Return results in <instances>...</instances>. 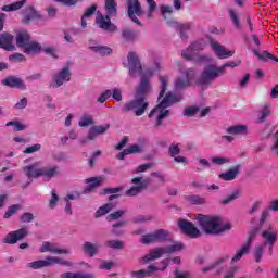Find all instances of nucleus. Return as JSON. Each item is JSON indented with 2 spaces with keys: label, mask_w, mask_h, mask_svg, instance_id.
<instances>
[{
  "label": "nucleus",
  "mask_w": 278,
  "mask_h": 278,
  "mask_svg": "<svg viewBox=\"0 0 278 278\" xmlns=\"http://www.w3.org/2000/svg\"><path fill=\"white\" fill-rule=\"evenodd\" d=\"M159 81L161 84L157 98L159 104L148 115L149 118L156 116V128L162 127V121L167 118L168 114H170V111H168L167 108H170L173 103H179L182 99L181 94H173L172 92L166 93V90H168V76H160Z\"/></svg>",
  "instance_id": "f257e3e1"
},
{
  "label": "nucleus",
  "mask_w": 278,
  "mask_h": 278,
  "mask_svg": "<svg viewBox=\"0 0 278 278\" xmlns=\"http://www.w3.org/2000/svg\"><path fill=\"white\" fill-rule=\"evenodd\" d=\"M151 92V83L147 76L141 77V81L136 89L135 99L126 102L122 109L124 114L128 112H134L135 116H142L149 108V102L147 101V94Z\"/></svg>",
  "instance_id": "f03ea898"
},
{
  "label": "nucleus",
  "mask_w": 278,
  "mask_h": 278,
  "mask_svg": "<svg viewBox=\"0 0 278 278\" xmlns=\"http://www.w3.org/2000/svg\"><path fill=\"white\" fill-rule=\"evenodd\" d=\"M237 64L233 61H229L227 63H224L222 66H216L214 64H208L204 67L202 71L198 84L199 86H210L212 81H215V79H218V77H223L227 71L225 68H236Z\"/></svg>",
  "instance_id": "7ed1b4c3"
},
{
  "label": "nucleus",
  "mask_w": 278,
  "mask_h": 278,
  "mask_svg": "<svg viewBox=\"0 0 278 278\" xmlns=\"http://www.w3.org/2000/svg\"><path fill=\"white\" fill-rule=\"evenodd\" d=\"M197 220L202 231L208 236H216L218 233H223V231H226V229H231V226L228 224L222 226L218 218L214 216L199 214Z\"/></svg>",
  "instance_id": "20e7f679"
},
{
  "label": "nucleus",
  "mask_w": 278,
  "mask_h": 278,
  "mask_svg": "<svg viewBox=\"0 0 278 278\" xmlns=\"http://www.w3.org/2000/svg\"><path fill=\"white\" fill-rule=\"evenodd\" d=\"M23 170L28 179H38V177H48V179H52V177H58V175H60L59 166L38 168V163L27 165Z\"/></svg>",
  "instance_id": "39448f33"
},
{
  "label": "nucleus",
  "mask_w": 278,
  "mask_h": 278,
  "mask_svg": "<svg viewBox=\"0 0 278 278\" xmlns=\"http://www.w3.org/2000/svg\"><path fill=\"white\" fill-rule=\"evenodd\" d=\"M53 264H60V266H71V263L68 261H64L61 257L47 256L46 260H39V261L28 263L27 267L31 268L33 270H38L40 268H47L49 266H53Z\"/></svg>",
  "instance_id": "423d86ee"
},
{
  "label": "nucleus",
  "mask_w": 278,
  "mask_h": 278,
  "mask_svg": "<svg viewBox=\"0 0 278 278\" xmlns=\"http://www.w3.org/2000/svg\"><path fill=\"white\" fill-rule=\"evenodd\" d=\"M169 232L166 229L154 230L152 233L143 235L140 242L142 244H155V242H166Z\"/></svg>",
  "instance_id": "0eeeda50"
},
{
  "label": "nucleus",
  "mask_w": 278,
  "mask_h": 278,
  "mask_svg": "<svg viewBox=\"0 0 278 278\" xmlns=\"http://www.w3.org/2000/svg\"><path fill=\"white\" fill-rule=\"evenodd\" d=\"M127 3V14L128 18L132 21V23H136V25L141 26L142 23H140V20H138V16H142V4H140V0H126Z\"/></svg>",
  "instance_id": "6e6552de"
},
{
  "label": "nucleus",
  "mask_w": 278,
  "mask_h": 278,
  "mask_svg": "<svg viewBox=\"0 0 278 278\" xmlns=\"http://www.w3.org/2000/svg\"><path fill=\"white\" fill-rule=\"evenodd\" d=\"M180 73H182V77H178L175 83H174V88L175 90H186V88H190V83L192 81V79H194V70L192 68H188L186 71H181Z\"/></svg>",
  "instance_id": "1a4fd4ad"
},
{
  "label": "nucleus",
  "mask_w": 278,
  "mask_h": 278,
  "mask_svg": "<svg viewBox=\"0 0 278 278\" xmlns=\"http://www.w3.org/2000/svg\"><path fill=\"white\" fill-rule=\"evenodd\" d=\"M128 68L130 77L142 75V64L140 63V58L136 55V52L128 53Z\"/></svg>",
  "instance_id": "9d476101"
},
{
  "label": "nucleus",
  "mask_w": 278,
  "mask_h": 278,
  "mask_svg": "<svg viewBox=\"0 0 278 278\" xmlns=\"http://www.w3.org/2000/svg\"><path fill=\"white\" fill-rule=\"evenodd\" d=\"M29 236V231L27 228H20L17 230L9 232L4 239V244H16V242L27 238Z\"/></svg>",
  "instance_id": "9b49d317"
},
{
  "label": "nucleus",
  "mask_w": 278,
  "mask_h": 278,
  "mask_svg": "<svg viewBox=\"0 0 278 278\" xmlns=\"http://www.w3.org/2000/svg\"><path fill=\"white\" fill-rule=\"evenodd\" d=\"M178 227L189 238H199L201 236V231L199 230V228H197L194 224L186 219H179Z\"/></svg>",
  "instance_id": "f8f14e48"
},
{
  "label": "nucleus",
  "mask_w": 278,
  "mask_h": 278,
  "mask_svg": "<svg viewBox=\"0 0 278 278\" xmlns=\"http://www.w3.org/2000/svg\"><path fill=\"white\" fill-rule=\"evenodd\" d=\"M0 49L4 51H16V46H14V35L3 31L0 34Z\"/></svg>",
  "instance_id": "ddd939ff"
},
{
  "label": "nucleus",
  "mask_w": 278,
  "mask_h": 278,
  "mask_svg": "<svg viewBox=\"0 0 278 278\" xmlns=\"http://www.w3.org/2000/svg\"><path fill=\"white\" fill-rule=\"evenodd\" d=\"M2 86H7L8 88H16L17 90H27V85L25 81L16 76H8L2 80Z\"/></svg>",
  "instance_id": "4468645a"
},
{
  "label": "nucleus",
  "mask_w": 278,
  "mask_h": 278,
  "mask_svg": "<svg viewBox=\"0 0 278 278\" xmlns=\"http://www.w3.org/2000/svg\"><path fill=\"white\" fill-rule=\"evenodd\" d=\"M112 15H100L96 18V23L100 29L104 31H116L118 28L116 25L112 24V20L110 18Z\"/></svg>",
  "instance_id": "2eb2a0df"
},
{
  "label": "nucleus",
  "mask_w": 278,
  "mask_h": 278,
  "mask_svg": "<svg viewBox=\"0 0 278 278\" xmlns=\"http://www.w3.org/2000/svg\"><path fill=\"white\" fill-rule=\"evenodd\" d=\"M162 255H167L165 247H160V248H156V249L150 251L146 256L140 258V263L149 264V262L160 260V257H162Z\"/></svg>",
  "instance_id": "dca6fc26"
},
{
  "label": "nucleus",
  "mask_w": 278,
  "mask_h": 278,
  "mask_svg": "<svg viewBox=\"0 0 278 278\" xmlns=\"http://www.w3.org/2000/svg\"><path fill=\"white\" fill-rule=\"evenodd\" d=\"M71 70L68 66L63 67L56 75L53 76V81L55 85V88H60V86H63L65 81H71Z\"/></svg>",
  "instance_id": "f3484780"
},
{
  "label": "nucleus",
  "mask_w": 278,
  "mask_h": 278,
  "mask_svg": "<svg viewBox=\"0 0 278 278\" xmlns=\"http://www.w3.org/2000/svg\"><path fill=\"white\" fill-rule=\"evenodd\" d=\"M211 47L219 60H227L233 55V52L227 51L218 41L211 40Z\"/></svg>",
  "instance_id": "a211bd4d"
},
{
  "label": "nucleus",
  "mask_w": 278,
  "mask_h": 278,
  "mask_svg": "<svg viewBox=\"0 0 278 278\" xmlns=\"http://www.w3.org/2000/svg\"><path fill=\"white\" fill-rule=\"evenodd\" d=\"M40 253H58L59 255H66L68 254V250L59 249L55 243H51L49 241H45L39 249Z\"/></svg>",
  "instance_id": "6ab92c4d"
},
{
  "label": "nucleus",
  "mask_w": 278,
  "mask_h": 278,
  "mask_svg": "<svg viewBox=\"0 0 278 278\" xmlns=\"http://www.w3.org/2000/svg\"><path fill=\"white\" fill-rule=\"evenodd\" d=\"M16 46L20 49H24L31 40V37L29 36V33L27 30H20L16 33Z\"/></svg>",
  "instance_id": "aec40b11"
},
{
  "label": "nucleus",
  "mask_w": 278,
  "mask_h": 278,
  "mask_svg": "<svg viewBox=\"0 0 278 278\" xmlns=\"http://www.w3.org/2000/svg\"><path fill=\"white\" fill-rule=\"evenodd\" d=\"M42 18V15H40V12H38L34 7H27L26 8V15L23 18V23L25 25H29L31 21H36Z\"/></svg>",
  "instance_id": "412c9836"
},
{
  "label": "nucleus",
  "mask_w": 278,
  "mask_h": 278,
  "mask_svg": "<svg viewBox=\"0 0 278 278\" xmlns=\"http://www.w3.org/2000/svg\"><path fill=\"white\" fill-rule=\"evenodd\" d=\"M238 175H240V165H235L228 172L222 173L219 179H223L224 181H233Z\"/></svg>",
  "instance_id": "4be33fe9"
},
{
  "label": "nucleus",
  "mask_w": 278,
  "mask_h": 278,
  "mask_svg": "<svg viewBox=\"0 0 278 278\" xmlns=\"http://www.w3.org/2000/svg\"><path fill=\"white\" fill-rule=\"evenodd\" d=\"M226 134L230 136H242L249 134V126L247 125H232L226 129Z\"/></svg>",
  "instance_id": "5701e85b"
},
{
  "label": "nucleus",
  "mask_w": 278,
  "mask_h": 278,
  "mask_svg": "<svg viewBox=\"0 0 278 278\" xmlns=\"http://www.w3.org/2000/svg\"><path fill=\"white\" fill-rule=\"evenodd\" d=\"M87 184H90L84 189L85 194L92 192L94 188H99L103 184V177H91L86 180Z\"/></svg>",
  "instance_id": "b1692460"
},
{
  "label": "nucleus",
  "mask_w": 278,
  "mask_h": 278,
  "mask_svg": "<svg viewBox=\"0 0 278 278\" xmlns=\"http://www.w3.org/2000/svg\"><path fill=\"white\" fill-rule=\"evenodd\" d=\"M201 49H203V47H201V43L199 42H193L191 43V46H189V48H187L186 50H184L181 52V55L184 58V60H192V55H194L193 51H201Z\"/></svg>",
  "instance_id": "393cba45"
},
{
  "label": "nucleus",
  "mask_w": 278,
  "mask_h": 278,
  "mask_svg": "<svg viewBox=\"0 0 278 278\" xmlns=\"http://www.w3.org/2000/svg\"><path fill=\"white\" fill-rule=\"evenodd\" d=\"M83 251H84V253H87V255H89V257H94V255H97V253H99V243H92L90 241H86L83 244Z\"/></svg>",
  "instance_id": "a878e982"
},
{
  "label": "nucleus",
  "mask_w": 278,
  "mask_h": 278,
  "mask_svg": "<svg viewBox=\"0 0 278 278\" xmlns=\"http://www.w3.org/2000/svg\"><path fill=\"white\" fill-rule=\"evenodd\" d=\"M104 10L106 15L116 16L118 12V3H116V0H104Z\"/></svg>",
  "instance_id": "bb28decb"
},
{
  "label": "nucleus",
  "mask_w": 278,
  "mask_h": 278,
  "mask_svg": "<svg viewBox=\"0 0 278 278\" xmlns=\"http://www.w3.org/2000/svg\"><path fill=\"white\" fill-rule=\"evenodd\" d=\"M262 238H264L265 244H275V242H277V232H275L273 227L269 226L265 231H263Z\"/></svg>",
  "instance_id": "cd10ccee"
},
{
  "label": "nucleus",
  "mask_w": 278,
  "mask_h": 278,
  "mask_svg": "<svg viewBox=\"0 0 278 278\" xmlns=\"http://www.w3.org/2000/svg\"><path fill=\"white\" fill-rule=\"evenodd\" d=\"M118 192H123V187L104 188L102 190V194H111L109 197V201H114V199H121V194H118Z\"/></svg>",
  "instance_id": "c85d7f7f"
},
{
  "label": "nucleus",
  "mask_w": 278,
  "mask_h": 278,
  "mask_svg": "<svg viewBox=\"0 0 278 278\" xmlns=\"http://www.w3.org/2000/svg\"><path fill=\"white\" fill-rule=\"evenodd\" d=\"M250 252H251V247L243 243L241 249L237 250L236 254L233 255V257L231 260V263L236 264V262H240V260H242V256L248 255V253H250Z\"/></svg>",
  "instance_id": "c756f323"
},
{
  "label": "nucleus",
  "mask_w": 278,
  "mask_h": 278,
  "mask_svg": "<svg viewBox=\"0 0 278 278\" xmlns=\"http://www.w3.org/2000/svg\"><path fill=\"white\" fill-rule=\"evenodd\" d=\"M174 26L179 31L181 40H188V35H186V31H189L192 25L190 23L179 24L174 22Z\"/></svg>",
  "instance_id": "7c9ffc66"
},
{
  "label": "nucleus",
  "mask_w": 278,
  "mask_h": 278,
  "mask_svg": "<svg viewBox=\"0 0 278 278\" xmlns=\"http://www.w3.org/2000/svg\"><path fill=\"white\" fill-rule=\"evenodd\" d=\"M61 278H94V275L90 273H83V271H77V273L66 271L61 274Z\"/></svg>",
  "instance_id": "2f4dec72"
},
{
  "label": "nucleus",
  "mask_w": 278,
  "mask_h": 278,
  "mask_svg": "<svg viewBox=\"0 0 278 278\" xmlns=\"http://www.w3.org/2000/svg\"><path fill=\"white\" fill-rule=\"evenodd\" d=\"M40 51H42V46L36 41H29L24 48V53H27V55H31V53H38Z\"/></svg>",
  "instance_id": "473e14b6"
},
{
  "label": "nucleus",
  "mask_w": 278,
  "mask_h": 278,
  "mask_svg": "<svg viewBox=\"0 0 278 278\" xmlns=\"http://www.w3.org/2000/svg\"><path fill=\"white\" fill-rule=\"evenodd\" d=\"M229 257H230L229 255H226L224 257L218 258L217 261L210 264L208 266L201 268V273H210V270H214V268H218V266H220V264H225V262H227Z\"/></svg>",
  "instance_id": "72a5a7b5"
},
{
  "label": "nucleus",
  "mask_w": 278,
  "mask_h": 278,
  "mask_svg": "<svg viewBox=\"0 0 278 278\" xmlns=\"http://www.w3.org/2000/svg\"><path fill=\"white\" fill-rule=\"evenodd\" d=\"M27 3V0H21L17 2H13L11 4H7L2 7V12H15L16 10H21Z\"/></svg>",
  "instance_id": "f704fd0d"
},
{
  "label": "nucleus",
  "mask_w": 278,
  "mask_h": 278,
  "mask_svg": "<svg viewBox=\"0 0 278 278\" xmlns=\"http://www.w3.org/2000/svg\"><path fill=\"white\" fill-rule=\"evenodd\" d=\"M186 201L191 205H205V203H207V200L205 198L197 194L187 195Z\"/></svg>",
  "instance_id": "c9c22d12"
},
{
  "label": "nucleus",
  "mask_w": 278,
  "mask_h": 278,
  "mask_svg": "<svg viewBox=\"0 0 278 278\" xmlns=\"http://www.w3.org/2000/svg\"><path fill=\"white\" fill-rule=\"evenodd\" d=\"M89 49L102 56L110 55V53H112V48L105 46H91Z\"/></svg>",
  "instance_id": "e433bc0d"
},
{
  "label": "nucleus",
  "mask_w": 278,
  "mask_h": 278,
  "mask_svg": "<svg viewBox=\"0 0 278 278\" xmlns=\"http://www.w3.org/2000/svg\"><path fill=\"white\" fill-rule=\"evenodd\" d=\"M114 210L113 203H106L98 208L96 212V218H101V216H105V214H109V212H112Z\"/></svg>",
  "instance_id": "4c0bfd02"
},
{
  "label": "nucleus",
  "mask_w": 278,
  "mask_h": 278,
  "mask_svg": "<svg viewBox=\"0 0 278 278\" xmlns=\"http://www.w3.org/2000/svg\"><path fill=\"white\" fill-rule=\"evenodd\" d=\"M104 247H108L109 249H115L117 251H121L125 249V242L121 240H109L104 242Z\"/></svg>",
  "instance_id": "58836bf2"
},
{
  "label": "nucleus",
  "mask_w": 278,
  "mask_h": 278,
  "mask_svg": "<svg viewBox=\"0 0 278 278\" xmlns=\"http://www.w3.org/2000/svg\"><path fill=\"white\" fill-rule=\"evenodd\" d=\"M122 36L124 40H126V42H134V40H136L138 36V33H136V30L132 29H125L123 30Z\"/></svg>",
  "instance_id": "ea45409f"
},
{
  "label": "nucleus",
  "mask_w": 278,
  "mask_h": 278,
  "mask_svg": "<svg viewBox=\"0 0 278 278\" xmlns=\"http://www.w3.org/2000/svg\"><path fill=\"white\" fill-rule=\"evenodd\" d=\"M252 53H254V55H257L258 60H261L262 62H268V60H271L273 58V53L268 51H263L262 53H260L258 49H253Z\"/></svg>",
  "instance_id": "a19ab883"
},
{
  "label": "nucleus",
  "mask_w": 278,
  "mask_h": 278,
  "mask_svg": "<svg viewBox=\"0 0 278 278\" xmlns=\"http://www.w3.org/2000/svg\"><path fill=\"white\" fill-rule=\"evenodd\" d=\"M270 114H273V111H270V108L268 105H265L260 112L257 123H260V124L266 123V118H268V116H270Z\"/></svg>",
  "instance_id": "79ce46f5"
},
{
  "label": "nucleus",
  "mask_w": 278,
  "mask_h": 278,
  "mask_svg": "<svg viewBox=\"0 0 278 278\" xmlns=\"http://www.w3.org/2000/svg\"><path fill=\"white\" fill-rule=\"evenodd\" d=\"M148 3L147 18H153L154 12L157 10V2L155 0H146Z\"/></svg>",
  "instance_id": "37998d69"
},
{
  "label": "nucleus",
  "mask_w": 278,
  "mask_h": 278,
  "mask_svg": "<svg viewBox=\"0 0 278 278\" xmlns=\"http://www.w3.org/2000/svg\"><path fill=\"white\" fill-rule=\"evenodd\" d=\"M229 16H230V20L232 21V25L235 29H241L240 17L238 16V13H236V10L229 9Z\"/></svg>",
  "instance_id": "c03bdc74"
},
{
  "label": "nucleus",
  "mask_w": 278,
  "mask_h": 278,
  "mask_svg": "<svg viewBox=\"0 0 278 278\" xmlns=\"http://www.w3.org/2000/svg\"><path fill=\"white\" fill-rule=\"evenodd\" d=\"M153 271H151V269L148 268V270L144 269H139L137 271H131L130 273V277L131 278H144V277H151V274Z\"/></svg>",
  "instance_id": "a18cd8bd"
},
{
  "label": "nucleus",
  "mask_w": 278,
  "mask_h": 278,
  "mask_svg": "<svg viewBox=\"0 0 278 278\" xmlns=\"http://www.w3.org/2000/svg\"><path fill=\"white\" fill-rule=\"evenodd\" d=\"M18 210H21V204H13V205L9 206L8 211L4 213L3 218H5V219L12 218V216H14V214H16V212H18Z\"/></svg>",
  "instance_id": "49530a36"
},
{
  "label": "nucleus",
  "mask_w": 278,
  "mask_h": 278,
  "mask_svg": "<svg viewBox=\"0 0 278 278\" xmlns=\"http://www.w3.org/2000/svg\"><path fill=\"white\" fill-rule=\"evenodd\" d=\"M236 199H240V191H235L233 193L229 194L227 198L220 201L222 205H229V203H233Z\"/></svg>",
  "instance_id": "de8ad7c7"
},
{
  "label": "nucleus",
  "mask_w": 278,
  "mask_h": 278,
  "mask_svg": "<svg viewBox=\"0 0 278 278\" xmlns=\"http://www.w3.org/2000/svg\"><path fill=\"white\" fill-rule=\"evenodd\" d=\"M144 186H135L128 189L125 194L126 197H138V194H140V192H142Z\"/></svg>",
  "instance_id": "09e8293b"
},
{
  "label": "nucleus",
  "mask_w": 278,
  "mask_h": 278,
  "mask_svg": "<svg viewBox=\"0 0 278 278\" xmlns=\"http://www.w3.org/2000/svg\"><path fill=\"white\" fill-rule=\"evenodd\" d=\"M211 162L213 164H215V166H223L224 164H229V162H231V159H229V157L213 156L211 159Z\"/></svg>",
  "instance_id": "8fccbe9b"
},
{
  "label": "nucleus",
  "mask_w": 278,
  "mask_h": 278,
  "mask_svg": "<svg viewBox=\"0 0 278 278\" xmlns=\"http://www.w3.org/2000/svg\"><path fill=\"white\" fill-rule=\"evenodd\" d=\"M78 125L79 127H88V125H94V119H92V115H85L80 118Z\"/></svg>",
  "instance_id": "3c124183"
},
{
  "label": "nucleus",
  "mask_w": 278,
  "mask_h": 278,
  "mask_svg": "<svg viewBox=\"0 0 278 278\" xmlns=\"http://www.w3.org/2000/svg\"><path fill=\"white\" fill-rule=\"evenodd\" d=\"M263 256H264V245H256L254 250L255 263L260 264V262H262Z\"/></svg>",
  "instance_id": "603ef678"
},
{
  "label": "nucleus",
  "mask_w": 278,
  "mask_h": 278,
  "mask_svg": "<svg viewBox=\"0 0 278 278\" xmlns=\"http://www.w3.org/2000/svg\"><path fill=\"white\" fill-rule=\"evenodd\" d=\"M93 128V131H96L97 136H103V134L108 132V129H110V124H106L104 126L102 125H94L91 126Z\"/></svg>",
  "instance_id": "864d4df0"
},
{
  "label": "nucleus",
  "mask_w": 278,
  "mask_h": 278,
  "mask_svg": "<svg viewBox=\"0 0 278 278\" xmlns=\"http://www.w3.org/2000/svg\"><path fill=\"white\" fill-rule=\"evenodd\" d=\"M199 106H188L184 110V116L192 117L199 114Z\"/></svg>",
  "instance_id": "5fc2aeb1"
},
{
  "label": "nucleus",
  "mask_w": 278,
  "mask_h": 278,
  "mask_svg": "<svg viewBox=\"0 0 278 278\" xmlns=\"http://www.w3.org/2000/svg\"><path fill=\"white\" fill-rule=\"evenodd\" d=\"M162 267H156L155 265L148 266V269L152 273H155L157 270H166L168 268V258H165L161 262Z\"/></svg>",
  "instance_id": "6e6d98bb"
},
{
  "label": "nucleus",
  "mask_w": 278,
  "mask_h": 278,
  "mask_svg": "<svg viewBox=\"0 0 278 278\" xmlns=\"http://www.w3.org/2000/svg\"><path fill=\"white\" fill-rule=\"evenodd\" d=\"M167 255H172L175 251H182L184 244L182 243H175L173 245L165 247Z\"/></svg>",
  "instance_id": "4d7b16f0"
},
{
  "label": "nucleus",
  "mask_w": 278,
  "mask_h": 278,
  "mask_svg": "<svg viewBox=\"0 0 278 278\" xmlns=\"http://www.w3.org/2000/svg\"><path fill=\"white\" fill-rule=\"evenodd\" d=\"M51 199L49 201V207L51 210H54V207L58 205V201H60V197L58 195V193H55V190L51 191Z\"/></svg>",
  "instance_id": "13d9d810"
},
{
  "label": "nucleus",
  "mask_w": 278,
  "mask_h": 278,
  "mask_svg": "<svg viewBox=\"0 0 278 278\" xmlns=\"http://www.w3.org/2000/svg\"><path fill=\"white\" fill-rule=\"evenodd\" d=\"M97 12V4H91L85 10V13L83 14L84 18H90V16H93V14Z\"/></svg>",
  "instance_id": "bf43d9fd"
},
{
  "label": "nucleus",
  "mask_w": 278,
  "mask_h": 278,
  "mask_svg": "<svg viewBox=\"0 0 278 278\" xmlns=\"http://www.w3.org/2000/svg\"><path fill=\"white\" fill-rule=\"evenodd\" d=\"M168 153L170 157H175V155H179V153H181V149L179 148V146L173 143L168 148Z\"/></svg>",
  "instance_id": "052dcab7"
},
{
  "label": "nucleus",
  "mask_w": 278,
  "mask_h": 278,
  "mask_svg": "<svg viewBox=\"0 0 278 278\" xmlns=\"http://www.w3.org/2000/svg\"><path fill=\"white\" fill-rule=\"evenodd\" d=\"M257 231H260L258 228H254L249 232L248 240L244 244L249 245L251 248V244H253V240H255V236H257Z\"/></svg>",
  "instance_id": "680f3d73"
},
{
  "label": "nucleus",
  "mask_w": 278,
  "mask_h": 278,
  "mask_svg": "<svg viewBox=\"0 0 278 278\" xmlns=\"http://www.w3.org/2000/svg\"><path fill=\"white\" fill-rule=\"evenodd\" d=\"M9 60H10V62H13L14 64H16L18 62H25V55H23L21 53H14L9 56Z\"/></svg>",
  "instance_id": "e2e57ef3"
},
{
  "label": "nucleus",
  "mask_w": 278,
  "mask_h": 278,
  "mask_svg": "<svg viewBox=\"0 0 278 278\" xmlns=\"http://www.w3.org/2000/svg\"><path fill=\"white\" fill-rule=\"evenodd\" d=\"M112 97L111 90H105L101 93V96L98 98V103H105Z\"/></svg>",
  "instance_id": "0e129e2a"
},
{
  "label": "nucleus",
  "mask_w": 278,
  "mask_h": 278,
  "mask_svg": "<svg viewBox=\"0 0 278 278\" xmlns=\"http://www.w3.org/2000/svg\"><path fill=\"white\" fill-rule=\"evenodd\" d=\"M122 216H125V211H116L108 216V220H118Z\"/></svg>",
  "instance_id": "69168bd1"
},
{
  "label": "nucleus",
  "mask_w": 278,
  "mask_h": 278,
  "mask_svg": "<svg viewBox=\"0 0 278 278\" xmlns=\"http://www.w3.org/2000/svg\"><path fill=\"white\" fill-rule=\"evenodd\" d=\"M161 14L166 20L167 14H173V7L166 4L161 5Z\"/></svg>",
  "instance_id": "338daca9"
},
{
  "label": "nucleus",
  "mask_w": 278,
  "mask_h": 278,
  "mask_svg": "<svg viewBox=\"0 0 278 278\" xmlns=\"http://www.w3.org/2000/svg\"><path fill=\"white\" fill-rule=\"evenodd\" d=\"M21 223H31L34 220L33 213H23L20 217Z\"/></svg>",
  "instance_id": "774afa93"
}]
</instances>
